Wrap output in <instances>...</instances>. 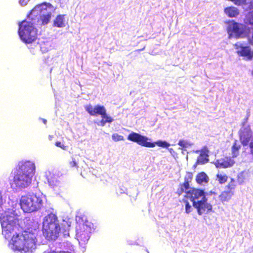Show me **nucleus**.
Here are the masks:
<instances>
[{
  "instance_id": "obj_15",
  "label": "nucleus",
  "mask_w": 253,
  "mask_h": 253,
  "mask_svg": "<svg viewBox=\"0 0 253 253\" xmlns=\"http://www.w3.org/2000/svg\"><path fill=\"white\" fill-rule=\"evenodd\" d=\"M234 162L229 157H225L216 160L214 162V165L217 168H227L232 167Z\"/></svg>"
},
{
  "instance_id": "obj_5",
  "label": "nucleus",
  "mask_w": 253,
  "mask_h": 253,
  "mask_svg": "<svg viewBox=\"0 0 253 253\" xmlns=\"http://www.w3.org/2000/svg\"><path fill=\"white\" fill-rule=\"evenodd\" d=\"M53 11V7L51 4L43 2L36 5L30 11L28 15L36 19V24L45 25L49 22Z\"/></svg>"
},
{
  "instance_id": "obj_13",
  "label": "nucleus",
  "mask_w": 253,
  "mask_h": 253,
  "mask_svg": "<svg viewBox=\"0 0 253 253\" xmlns=\"http://www.w3.org/2000/svg\"><path fill=\"white\" fill-rule=\"evenodd\" d=\"M186 193L187 197L189 198L193 202V206L194 202H197V201H200V198L203 199V197H205L204 190L201 189L192 188Z\"/></svg>"
},
{
  "instance_id": "obj_11",
  "label": "nucleus",
  "mask_w": 253,
  "mask_h": 253,
  "mask_svg": "<svg viewBox=\"0 0 253 253\" xmlns=\"http://www.w3.org/2000/svg\"><path fill=\"white\" fill-rule=\"evenodd\" d=\"M194 207L197 209L199 215L208 213L212 210V206L208 203L206 197H203V199L200 201L194 202Z\"/></svg>"
},
{
  "instance_id": "obj_33",
  "label": "nucleus",
  "mask_w": 253,
  "mask_h": 253,
  "mask_svg": "<svg viewBox=\"0 0 253 253\" xmlns=\"http://www.w3.org/2000/svg\"><path fill=\"white\" fill-rule=\"evenodd\" d=\"M245 173L244 172H242L239 174L238 176V179L240 182H242L244 181V180L245 178Z\"/></svg>"
},
{
  "instance_id": "obj_18",
  "label": "nucleus",
  "mask_w": 253,
  "mask_h": 253,
  "mask_svg": "<svg viewBox=\"0 0 253 253\" xmlns=\"http://www.w3.org/2000/svg\"><path fill=\"white\" fill-rule=\"evenodd\" d=\"M226 14L230 18L235 17L239 14V9L234 6L226 7L224 10Z\"/></svg>"
},
{
  "instance_id": "obj_6",
  "label": "nucleus",
  "mask_w": 253,
  "mask_h": 253,
  "mask_svg": "<svg viewBox=\"0 0 253 253\" xmlns=\"http://www.w3.org/2000/svg\"><path fill=\"white\" fill-rule=\"evenodd\" d=\"M2 233L6 239L10 238L14 229L19 225L18 216L13 212H5L0 216Z\"/></svg>"
},
{
  "instance_id": "obj_20",
  "label": "nucleus",
  "mask_w": 253,
  "mask_h": 253,
  "mask_svg": "<svg viewBox=\"0 0 253 253\" xmlns=\"http://www.w3.org/2000/svg\"><path fill=\"white\" fill-rule=\"evenodd\" d=\"M46 176L47 181L49 185L53 186L57 183L58 177L57 175L49 172L46 174Z\"/></svg>"
},
{
  "instance_id": "obj_22",
  "label": "nucleus",
  "mask_w": 253,
  "mask_h": 253,
  "mask_svg": "<svg viewBox=\"0 0 253 253\" xmlns=\"http://www.w3.org/2000/svg\"><path fill=\"white\" fill-rule=\"evenodd\" d=\"M190 184L187 182H185L184 181L183 183H180L179 185V187L177 189L176 194L178 196H180L184 192H186L187 190L189 189Z\"/></svg>"
},
{
  "instance_id": "obj_39",
  "label": "nucleus",
  "mask_w": 253,
  "mask_h": 253,
  "mask_svg": "<svg viewBox=\"0 0 253 253\" xmlns=\"http://www.w3.org/2000/svg\"><path fill=\"white\" fill-rule=\"evenodd\" d=\"M208 159H207L206 160H204V161H203L202 162V163L204 164V163H207V162H208Z\"/></svg>"
},
{
  "instance_id": "obj_37",
  "label": "nucleus",
  "mask_w": 253,
  "mask_h": 253,
  "mask_svg": "<svg viewBox=\"0 0 253 253\" xmlns=\"http://www.w3.org/2000/svg\"><path fill=\"white\" fill-rule=\"evenodd\" d=\"M249 146H253V139L250 142Z\"/></svg>"
},
{
  "instance_id": "obj_2",
  "label": "nucleus",
  "mask_w": 253,
  "mask_h": 253,
  "mask_svg": "<svg viewBox=\"0 0 253 253\" xmlns=\"http://www.w3.org/2000/svg\"><path fill=\"white\" fill-rule=\"evenodd\" d=\"M36 237L34 231L25 230L13 234L11 243L13 249L21 253H32L36 248Z\"/></svg>"
},
{
  "instance_id": "obj_27",
  "label": "nucleus",
  "mask_w": 253,
  "mask_h": 253,
  "mask_svg": "<svg viewBox=\"0 0 253 253\" xmlns=\"http://www.w3.org/2000/svg\"><path fill=\"white\" fill-rule=\"evenodd\" d=\"M178 145L181 147L182 149H184L191 146L192 144L184 140H180L178 142Z\"/></svg>"
},
{
  "instance_id": "obj_29",
  "label": "nucleus",
  "mask_w": 253,
  "mask_h": 253,
  "mask_svg": "<svg viewBox=\"0 0 253 253\" xmlns=\"http://www.w3.org/2000/svg\"><path fill=\"white\" fill-rule=\"evenodd\" d=\"M193 178V173L191 172H186V175L184 176V181L187 182L190 184Z\"/></svg>"
},
{
  "instance_id": "obj_10",
  "label": "nucleus",
  "mask_w": 253,
  "mask_h": 253,
  "mask_svg": "<svg viewBox=\"0 0 253 253\" xmlns=\"http://www.w3.org/2000/svg\"><path fill=\"white\" fill-rule=\"evenodd\" d=\"M85 111L90 116L100 115L102 117L100 123L101 126H104L106 123H111L113 122V119L107 115L106 110L103 106L96 105L93 107L91 104L87 105L84 107Z\"/></svg>"
},
{
  "instance_id": "obj_19",
  "label": "nucleus",
  "mask_w": 253,
  "mask_h": 253,
  "mask_svg": "<svg viewBox=\"0 0 253 253\" xmlns=\"http://www.w3.org/2000/svg\"><path fill=\"white\" fill-rule=\"evenodd\" d=\"M64 16L65 15H57L53 21V26L58 28L65 27V24Z\"/></svg>"
},
{
  "instance_id": "obj_28",
  "label": "nucleus",
  "mask_w": 253,
  "mask_h": 253,
  "mask_svg": "<svg viewBox=\"0 0 253 253\" xmlns=\"http://www.w3.org/2000/svg\"><path fill=\"white\" fill-rule=\"evenodd\" d=\"M112 139L116 142L124 140V136L117 133H113L112 135Z\"/></svg>"
},
{
  "instance_id": "obj_8",
  "label": "nucleus",
  "mask_w": 253,
  "mask_h": 253,
  "mask_svg": "<svg viewBox=\"0 0 253 253\" xmlns=\"http://www.w3.org/2000/svg\"><path fill=\"white\" fill-rule=\"evenodd\" d=\"M76 225V237L81 245H84L87 243L89 238L90 233L94 228L92 223L85 218L79 217Z\"/></svg>"
},
{
  "instance_id": "obj_14",
  "label": "nucleus",
  "mask_w": 253,
  "mask_h": 253,
  "mask_svg": "<svg viewBox=\"0 0 253 253\" xmlns=\"http://www.w3.org/2000/svg\"><path fill=\"white\" fill-rule=\"evenodd\" d=\"M227 30L230 34H234L238 37H240L243 33L242 25L235 22H233L228 25Z\"/></svg>"
},
{
  "instance_id": "obj_31",
  "label": "nucleus",
  "mask_w": 253,
  "mask_h": 253,
  "mask_svg": "<svg viewBox=\"0 0 253 253\" xmlns=\"http://www.w3.org/2000/svg\"><path fill=\"white\" fill-rule=\"evenodd\" d=\"M184 202L185 204V212L189 213L192 211V207L187 200H184Z\"/></svg>"
},
{
  "instance_id": "obj_24",
  "label": "nucleus",
  "mask_w": 253,
  "mask_h": 253,
  "mask_svg": "<svg viewBox=\"0 0 253 253\" xmlns=\"http://www.w3.org/2000/svg\"><path fill=\"white\" fill-rule=\"evenodd\" d=\"M236 187V181L234 178H231L230 182L226 186L227 191H230L234 195V190Z\"/></svg>"
},
{
  "instance_id": "obj_16",
  "label": "nucleus",
  "mask_w": 253,
  "mask_h": 253,
  "mask_svg": "<svg viewBox=\"0 0 253 253\" xmlns=\"http://www.w3.org/2000/svg\"><path fill=\"white\" fill-rule=\"evenodd\" d=\"M235 46L236 49H238L239 47L241 48L240 50L237 51V53L239 55L246 57L249 59H251L253 57V51H251L249 46H240L239 43H236Z\"/></svg>"
},
{
  "instance_id": "obj_26",
  "label": "nucleus",
  "mask_w": 253,
  "mask_h": 253,
  "mask_svg": "<svg viewBox=\"0 0 253 253\" xmlns=\"http://www.w3.org/2000/svg\"><path fill=\"white\" fill-rule=\"evenodd\" d=\"M216 179L219 184L225 183L228 180V177L225 174L218 173L216 175Z\"/></svg>"
},
{
  "instance_id": "obj_34",
  "label": "nucleus",
  "mask_w": 253,
  "mask_h": 253,
  "mask_svg": "<svg viewBox=\"0 0 253 253\" xmlns=\"http://www.w3.org/2000/svg\"><path fill=\"white\" fill-rule=\"evenodd\" d=\"M69 164H70V167L72 168H73V167L78 168V164L75 160H73V161L70 162Z\"/></svg>"
},
{
  "instance_id": "obj_9",
  "label": "nucleus",
  "mask_w": 253,
  "mask_h": 253,
  "mask_svg": "<svg viewBox=\"0 0 253 253\" xmlns=\"http://www.w3.org/2000/svg\"><path fill=\"white\" fill-rule=\"evenodd\" d=\"M127 139L135 142L140 146L148 148H153L157 145L167 148L170 146V144L166 141L158 140L154 142H148V138L146 136L134 132H132L128 134Z\"/></svg>"
},
{
  "instance_id": "obj_38",
  "label": "nucleus",
  "mask_w": 253,
  "mask_h": 253,
  "mask_svg": "<svg viewBox=\"0 0 253 253\" xmlns=\"http://www.w3.org/2000/svg\"><path fill=\"white\" fill-rule=\"evenodd\" d=\"M42 120L43 123L44 124H46V120L45 119H42Z\"/></svg>"
},
{
  "instance_id": "obj_17",
  "label": "nucleus",
  "mask_w": 253,
  "mask_h": 253,
  "mask_svg": "<svg viewBox=\"0 0 253 253\" xmlns=\"http://www.w3.org/2000/svg\"><path fill=\"white\" fill-rule=\"evenodd\" d=\"M233 196V193L231 192L224 190L219 195L218 198L220 202L225 204L231 199Z\"/></svg>"
},
{
  "instance_id": "obj_21",
  "label": "nucleus",
  "mask_w": 253,
  "mask_h": 253,
  "mask_svg": "<svg viewBox=\"0 0 253 253\" xmlns=\"http://www.w3.org/2000/svg\"><path fill=\"white\" fill-rule=\"evenodd\" d=\"M196 181L198 184L207 183L209 181V177L204 172H201L197 174L196 177Z\"/></svg>"
},
{
  "instance_id": "obj_25",
  "label": "nucleus",
  "mask_w": 253,
  "mask_h": 253,
  "mask_svg": "<svg viewBox=\"0 0 253 253\" xmlns=\"http://www.w3.org/2000/svg\"><path fill=\"white\" fill-rule=\"evenodd\" d=\"M244 21L246 24L253 26V10L246 14Z\"/></svg>"
},
{
  "instance_id": "obj_36",
  "label": "nucleus",
  "mask_w": 253,
  "mask_h": 253,
  "mask_svg": "<svg viewBox=\"0 0 253 253\" xmlns=\"http://www.w3.org/2000/svg\"><path fill=\"white\" fill-rule=\"evenodd\" d=\"M249 41L250 43L253 45V32L252 33V37L249 39Z\"/></svg>"
},
{
  "instance_id": "obj_35",
  "label": "nucleus",
  "mask_w": 253,
  "mask_h": 253,
  "mask_svg": "<svg viewBox=\"0 0 253 253\" xmlns=\"http://www.w3.org/2000/svg\"><path fill=\"white\" fill-rule=\"evenodd\" d=\"M30 0H19V3L22 5H25Z\"/></svg>"
},
{
  "instance_id": "obj_32",
  "label": "nucleus",
  "mask_w": 253,
  "mask_h": 253,
  "mask_svg": "<svg viewBox=\"0 0 253 253\" xmlns=\"http://www.w3.org/2000/svg\"><path fill=\"white\" fill-rule=\"evenodd\" d=\"M55 145L58 147L61 148L63 150H66L67 148V146L64 145V144H62L61 142L60 141H57L55 142Z\"/></svg>"
},
{
  "instance_id": "obj_12",
  "label": "nucleus",
  "mask_w": 253,
  "mask_h": 253,
  "mask_svg": "<svg viewBox=\"0 0 253 253\" xmlns=\"http://www.w3.org/2000/svg\"><path fill=\"white\" fill-rule=\"evenodd\" d=\"M240 140L244 146H247L249 143L252 137V131L250 126L242 128L239 131Z\"/></svg>"
},
{
  "instance_id": "obj_7",
  "label": "nucleus",
  "mask_w": 253,
  "mask_h": 253,
  "mask_svg": "<svg viewBox=\"0 0 253 253\" xmlns=\"http://www.w3.org/2000/svg\"><path fill=\"white\" fill-rule=\"evenodd\" d=\"M42 197L33 193L21 197L20 205L25 212L31 213L41 209L42 206Z\"/></svg>"
},
{
  "instance_id": "obj_23",
  "label": "nucleus",
  "mask_w": 253,
  "mask_h": 253,
  "mask_svg": "<svg viewBox=\"0 0 253 253\" xmlns=\"http://www.w3.org/2000/svg\"><path fill=\"white\" fill-rule=\"evenodd\" d=\"M240 149L241 145L238 143L237 140H235L231 148L232 156L233 158L236 157L239 155Z\"/></svg>"
},
{
  "instance_id": "obj_3",
  "label": "nucleus",
  "mask_w": 253,
  "mask_h": 253,
  "mask_svg": "<svg viewBox=\"0 0 253 253\" xmlns=\"http://www.w3.org/2000/svg\"><path fill=\"white\" fill-rule=\"evenodd\" d=\"M60 226L58 217L55 213L51 212L46 215L42 222V233L45 238L49 240H55L62 229L64 232L68 231L70 225L64 221Z\"/></svg>"
},
{
  "instance_id": "obj_1",
  "label": "nucleus",
  "mask_w": 253,
  "mask_h": 253,
  "mask_svg": "<svg viewBox=\"0 0 253 253\" xmlns=\"http://www.w3.org/2000/svg\"><path fill=\"white\" fill-rule=\"evenodd\" d=\"M35 165L30 161L19 162L11 171L12 179L9 184L13 189H22L27 187L32 181L35 172Z\"/></svg>"
},
{
  "instance_id": "obj_4",
  "label": "nucleus",
  "mask_w": 253,
  "mask_h": 253,
  "mask_svg": "<svg viewBox=\"0 0 253 253\" xmlns=\"http://www.w3.org/2000/svg\"><path fill=\"white\" fill-rule=\"evenodd\" d=\"M28 19L19 23L18 33L21 41L26 44L35 42L38 38V30L35 27L36 19L28 15Z\"/></svg>"
},
{
  "instance_id": "obj_30",
  "label": "nucleus",
  "mask_w": 253,
  "mask_h": 253,
  "mask_svg": "<svg viewBox=\"0 0 253 253\" xmlns=\"http://www.w3.org/2000/svg\"><path fill=\"white\" fill-rule=\"evenodd\" d=\"M42 253H73L69 251H55L52 250H47L44 251Z\"/></svg>"
}]
</instances>
